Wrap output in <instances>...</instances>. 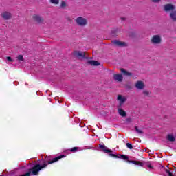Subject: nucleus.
Masks as SVG:
<instances>
[{"label":"nucleus","mask_w":176,"mask_h":176,"mask_svg":"<svg viewBox=\"0 0 176 176\" xmlns=\"http://www.w3.org/2000/svg\"><path fill=\"white\" fill-rule=\"evenodd\" d=\"M7 60L10 62L13 61V59L10 56L7 57Z\"/></svg>","instance_id":"c756f323"},{"label":"nucleus","mask_w":176,"mask_h":176,"mask_svg":"<svg viewBox=\"0 0 176 176\" xmlns=\"http://www.w3.org/2000/svg\"><path fill=\"white\" fill-rule=\"evenodd\" d=\"M33 19L36 23H42L43 21V19L39 15H34L33 16Z\"/></svg>","instance_id":"ddd939ff"},{"label":"nucleus","mask_w":176,"mask_h":176,"mask_svg":"<svg viewBox=\"0 0 176 176\" xmlns=\"http://www.w3.org/2000/svg\"><path fill=\"white\" fill-rule=\"evenodd\" d=\"M1 16L4 20H10V19H12V14L10 12H4L1 14Z\"/></svg>","instance_id":"9b49d317"},{"label":"nucleus","mask_w":176,"mask_h":176,"mask_svg":"<svg viewBox=\"0 0 176 176\" xmlns=\"http://www.w3.org/2000/svg\"><path fill=\"white\" fill-rule=\"evenodd\" d=\"M111 34L113 36H118V34H119V30L114 29L113 30H112Z\"/></svg>","instance_id":"6ab92c4d"},{"label":"nucleus","mask_w":176,"mask_h":176,"mask_svg":"<svg viewBox=\"0 0 176 176\" xmlns=\"http://www.w3.org/2000/svg\"><path fill=\"white\" fill-rule=\"evenodd\" d=\"M109 156H111V157H115L116 159H122V160H126L127 163H132V164H135V166L144 167V163L140 161L129 160V157L126 155H122V154L116 155V154L110 153Z\"/></svg>","instance_id":"f03ea898"},{"label":"nucleus","mask_w":176,"mask_h":176,"mask_svg":"<svg viewBox=\"0 0 176 176\" xmlns=\"http://www.w3.org/2000/svg\"><path fill=\"white\" fill-rule=\"evenodd\" d=\"M118 113L120 116H122V118H126V116H127V113L122 109H118Z\"/></svg>","instance_id":"dca6fc26"},{"label":"nucleus","mask_w":176,"mask_h":176,"mask_svg":"<svg viewBox=\"0 0 176 176\" xmlns=\"http://www.w3.org/2000/svg\"><path fill=\"white\" fill-rule=\"evenodd\" d=\"M113 78L116 82H123V75L120 74H114L113 75Z\"/></svg>","instance_id":"1a4fd4ad"},{"label":"nucleus","mask_w":176,"mask_h":176,"mask_svg":"<svg viewBox=\"0 0 176 176\" xmlns=\"http://www.w3.org/2000/svg\"><path fill=\"white\" fill-rule=\"evenodd\" d=\"M154 3H159V2H162V0H151Z\"/></svg>","instance_id":"cd10ccee"},{"label":"nucleus","mask_w":176,"mask_h":176,"mask_svg":"<svg viewBox=\"0 0 176 176\" xmlns=\"http://www.w3.org/2000/svg\"><path fill=\"white\" fill-rule=\"evenodd\" d=\"M50 2L53 3V5H58L60 3V0H50Z\"/></svg>","instance_id":"aec40b11"},{"label":"nucleus","mask_w":176,"mask_h":176,"mask_svg":"<svg viewBox=\"0 0 176 176\" xmlns=\"http://www.w3.org/2000/svg\"><path fill=\"white\" fill-rule=\"evenodd\" d=\"M126 122H128V123H131V122L132 121V120H131V118H126Z\"/></svg>","instance_id":"c85d7f7f"},{"label":"nucleus","mask_w":176,"mask_h":176,"mask_svg":"<svg viewBox=\"0 0 176 176\" xmlns=\"http://www.w3.org/2000/svg\"><path fill=\"white\" fill-rule=\"evenodd\" d=\"M88 64L97 67L98 65H100L101 63L97 60H88Z\"/></svg>","instance_id":"f3484780"},{"label":"nucleus","mask_w":176,"mask_h":176,"mask_svg":"<svg viewBox=\"0 0 176 176\" xmlns=\"http://www.w3.org/2000/svg\"><path fill=\"white\" fill-rule=\"evenodd\" d=\"M135 131H137V133H138V134H143V133H144V132H142V131H141V129H138V126H135Z\"/></svg>","instance_id":"412c9836"},{"label":"nucleus","mask_w":176,"mask_h":176,"mask_svg":"<svg viewBox=\"0 0 176 176\" xmlns=\"http://www.w3.org/2000/svg\"><path fill=\"white\" fill-rule=\"evenodd\" d=\"M135 87L138 90H143V89H144L145 87V84L142 81H137L135 85Z\"/></svg>","instance_id":"9d476101"},{"label":"nucleus","mask_w":176,"mask_h":176,"mask_svg":"<svg viewBox=\"0 0 176 176\" xmlns=\"http://www.w3.org/2000/svg\"><path fill=\"white\" fill-rule=\"evenodd\" d=\"M170 16L173 21H176V10L172 11L170 14Z\"/></svg>","instance_id":"a211bd4d"},{"label":"nucleus","mask_w":176,"mask_h":176,"mask_svg":"<svg viewBox=\"0 0 176 176\" xmlns=\"http://www.w3.org/2000/svg\"><path fill=\"white\" fill-rule=\"evenodd\" d=\"M120 71L125 76H133V73L129 72V71L124 69V68L120 69Z\"/></svg>","instance_id":"f8f14e48"},{"label":"nucleus","mask_w":176,"mask_h":176,"mask_svg":"<svg viewBox=\"0 0 176 176\" xmlns=\"http://www.w3.org/2000/svg\"><path fill=\"white\" fill-rule=\"evenodd\" d=\"M153 45H160L162 43V36L159 34L153 35L151 38Z\"/></svg>","instance_id":"20e7f679"},{"label":"nucleus","mask_w":176,"mask_h":176,"mask_svg":"<svg viewBox=\"0 0 176 176\" xmlns=\"http://www.w3.org/2000/svg\"><path fill=\"white\" fill-rule=\"evenodd\" d=\"M118 100L120 101V105H122V104H124L126 102V98L122 97V95H118Z\"/></svg>","instance_id":"4468645a"},{"label":"nucleus","mask_w":176,"mask_h":176,"mask_svg":"<svg viewBox=\"0 0 176 176\" xmlns=\"http://www.w3.org/2000/svg\"><path fill=\"white\" fill-rule=\"evenodd\" d=\"M75 21L77 25H79L80 27H85V25H87V19L83 16L77 17L75 19Z\"/></svg>","instance_id":"7ed1b4c3"},{"label":"nucleus","mask_w":176,"mask_h":176,"mask_svg":"<svg viewBox=\"0 0 176 176\" xmlns=\"http://www.w3.org/2000/svg\"><path fill=\"white\" fill-rule=\"evenodd\" d=\"M17 58L19 61H24V56H23V55H19Z\"/></svg>","instance_id":"5701e85b"},{"label":"nucleus","mask_w":176,"mask_h":176,"mask_svg":"<svg viewBox=\"0 0 176 176\" xmlns=\"http://www.w3.org/2000/svg\"><path fill=\"white\" fill-rule=\"evenodd\" d=\"M143 94L144 96H149V94H151V93L149 92V91L144 90V91H143Z\"/></svg>","instance_id":"a878e982"},{"label":"nucleus","mask_w":176,"mask_h":176,"mask_svg":"<svg viewBox=\"0 0 176 176\" xmlns=\"http://www.w3.org/2000/svg\"><path fill=\"white\" fill-rule=\"evenodd\" d=\"M166 140L170 141V142H174V141H175V137H174V135L173 134H168L166 136Z\"/></svg>","instance_id":"2eb2a0df"},{"label":"nucleus","mask_w":176,"mask_h":176,"mask_svg":"<svg viewBox=\"0 0 176 176\" xmlns=\"http://www.w3.org/2000/svg\"><path fill=\"white\" fill-rule=\"evenodd\" d=\"M79 148L78 147H73L70 149V152H73L74 153H75V152H78V150Z\"/></svg>","instance_id":"4be33fe9"},{"label":"nucleus","mask_w":176,"mask_h":176,"mask_svg":"<svg viewBox=\"0 0 176 176\" xmlns=\"http://www.w3.org/2000/svg\"><path fill=\"white\" fill-rule=\"evenodd\" d=\"M164 10L165 12H173V10H175V6L171 4V3H168V4H166L164 6Z\"/></svg>","instance_id":"0eeeda50"},{"label":"nucleus","mask_w":176,"mask_h":176,"mask_svg":"<svg viewBox=\"0 0 176 176\" xmlns=\"http://www.w3.org/2000/svg\"><path fill=\"white\" fill-rule=\"evenodd\" d=\"M113 45H115V46H118V47H125L126 46H129V45L124 42V41H120L119 40H113L112 41Z\"/></svg>","instance_id":"39448f33"},{"label":"nucleus","mask_w":176,"mask_h":176,"mask_svg":"<svg viewBox=\"0 0 176 176\" xmlns=\"http://www.w3.org/2000/svg\"><path fill=\"white\" fill-rule=\"evenodd\" d=\"M175 176H176V175H175Z\"/></svg>","instance_id":"2f4dec72"},{"label":"nucleus","mask_w":176,"mask_h":176,"mask_svg":"<svg viewBox=\"0 0 176 176\" xmlns=\"http://www.w3.org/2000/svg\"><path fill=\"white\" fill-rule=\"evenodd\" d=\"M126 147L129 148V149H133V145L130 143H126Z\"/></svg>","instance_id":"bb28decb"},{"label":"nucleus","mask_w":176,"mask_h":176,"mask_svg":"<svg viewBox=\"0 0 176 176\" xmlns=\"http://www.w3.org/2000/svg\"><path fill=\"white\" fill-rule=\"evenodd\" d=\"M165 171H166V174H168V176H174V175H173V173H171V172L170 171V170L166 169Z\"/></svg>","instance_id":"b1692460"},{"label":"nucleus","mask_w":176,"mask_h":176,"mask_svg":"<svg viewBox=\"0 0 176 176\" xmlns=\"http://www.w3.org/2000/svg\"><path fill=\"white\" fill-rule=\"evenodd\" d=\"M99 148L102 152L104 153H112V150L108 148L105 145L99 144Z\"/></svg>","instance_id":"6e6552de"},{"label":"nucleus","mask_w":176,"mask_h":176,"mask_svg":"<svg viewBox=\"0 0 176 176\" xmlns=\"http://www.w3.org/2000/svg\"><path fill=\"white\" fill-rule=\"evenodd\" d=\"M63 157H65V155H62L56 157L55 158H53L52 160L49 161L47 163H44L43 165L36 164L33 167L28 169V171L26 173L20 176H31V174L32 175H38L41 170H43V168H45V167H47V164H53V163H56V162H58V160H60V159H63Z\"/></svg>","instance_id":"f257e3e1"},{"label":"nucleus","mask_w":176,"mask_h":176,"mask_svg":"<svg viewBox=\"0 0 176 176\" xmlns=\"http://www.w3.org/2000/svg\"><path fill=\"white\" fill-rule=\"evenodd\" d=\"M74 55L75 57H77V58H87V57H86V52L83 51H75Z\"/></svg>","instance_id":"423d86ee"},{"label":"nucleus","mask_w":176,"mask_h":176,"mask_svg":"<svg viewBox=\"0 0 176 176\" xmlns=\"http://www.w3.org/2000/svg\"><path fill=\"white\" fill-rule=\"evenodd\" d=\"M147 167H148V168H151V169L153 168V166H152V164H148Z\"/></svg>","instance_id":"7c9ffc66"},{"label":"nucleus","mask_w":176,"mask_h":176,"mask_svg":"<svg viewBox=\"0 0 176 176\" xmlns=\"http://www.w3.org/2000/svg\"><path fill=\"white\" fill-rule=\"evenodd\" d=\"M67 6V3L65 1H62L60 3V8H65Z\"/></svg>","instance_id":"393cba45"}]
</instances>
